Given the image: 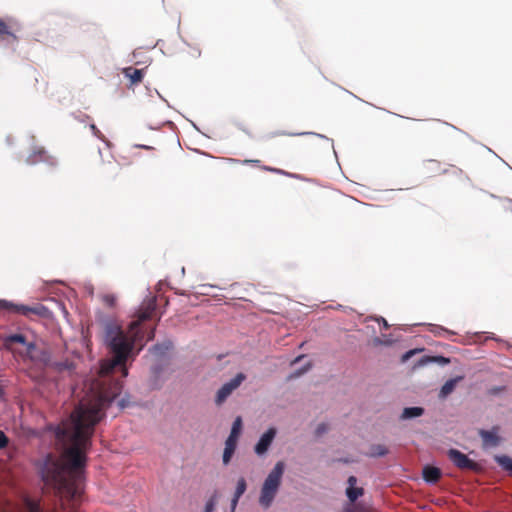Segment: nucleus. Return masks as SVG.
I'll list each match as a JSON object with an SVG mask.
<instances>
[{
	"label": "nucleus",
	"instance_id": "nucleus-1",
	"mask_svg": "<svg viewBox=\"0 0 512 512\" xmlns=\"http://www.w3.org/2000/svg\"><path fill=\"white\" fill-rule=\"evenodd\" d=\"M115 395L104 380L92 382L87 397L56 431L63 452L59 459L48 460L43 477L58 490L63 510H73L82 497L84 453L93 427L100 420V411Z\"/></svg>",
	"mask_w": 512,
	"mask_h": 512
},
{
	"label": "nucleus",
	"instance_id": "nucleus-2",
	"mask_svg": "<svg viewBox=\"0 0 512 512\" xmlns=\"http://www.w3.org/2000/svg\"><path fill=\"white\" fill-rule=\"evenodd\" d=\"M148 316V312L142 313L137 320H133L129 324L127 331L116 325L108 327L106 342L113 353V358L102 363L99 372L101 378L111 374L117 367L121 369L123 377L127 375L124 367L125 361L133 352L134 346L140 338V322Z\"/></svg>",
	"mask_w": 512,
	"mask_h": 512
},
{
	"label": "nucleus",
	"instance_id": "nucleus-3",
	"mask_svg": "<svg viewBox=\"0 0 512 512\" xmlns=\"http://www.w3.org/2000/svg\"><path fill=\"white\" fill-rule=\"evenodd\" d=\"M285 470V462L277 461L264 478L258 496V504L262 509H268L272 506L281 487Z\"/></svg>",
	"mask_w": 512,
	"mask_h": 512
},
{
	"label": "nucleus",
	"instance_id": "nucleus-4",
	"mask_svg": "<svg viewBox=\"0 0 512 512\" xmlns=\"http://www.w3.org/2000/svg\"><path fill=\"white\" fill-rule=\"evenodd\" d=\"M7 347L14 353L24 358L30 359L38 365L47 361V356L43 350L29 343L22 335H12L7 339Z\"/></svg>",
	"mask_w": 512,
	"mask_h": 512
},
{
	"label": "nucleus",
	"instance_id": "nucleus-5",
	"mask_svg": "<svg viewBox=\"0 0 512 512\" xmlns=\"http://www.w3.org/2000/svg\"><path fill=\"white\" fill-rule=\"evenodd\" d=\"M0 512H58L54 509L43 510L36 497L28 494L19 495L13 499L0 500Z\"/></svg>",
	"mask_w": 512,
	"mask_h": 512
},
{
	"label": "nucleus",
	"instance_id": "nucleus-6",
	"mask_svg": "<svg viewBox=\"0 0 512 512\" xmlns=\"http://www.w3.org/2000/svg\"><path fill=\"white\" fill-rule=\"evenodd\" d=\"M245 376L243 374H237L234 378L226 382L216 394V403L222 404L232 393L236 390L241 383L244 381Z\"/></svg>",
	"mask_w": 512,
	"mask_h": 512
},
{
	"label": "nucleus",
	"instance_id": "nucleus-7",
	"mask_svg": "<svg viewBox=\"0 0 512 512\" xmlns=\"http://www.w3.org/2000/svg\"><path fill=\"white\" fill-rule=\"evenodd\" d=\"M276 434H277V429L274 428V427H270L269 429H267L259 438L258 442L255 444L254 446V452L258 455V456H263L265 455L271 444L273 443L275 437H276Z\"/></svg>",
	"mask_w": 512,
	"mask_h": 512
},
{
	"label": "nucleus",
	"instance_id": "nucleus-8",
	"mask_svg": "<svg viewBox=\"0 0 512 512\" xmlns=\"http://www.w3.org/2000/svg\"><path fill=\"white\" fill-rule=\"evenodd\" d=\"M450 460L457 465L458 467L462 469H470V470H476L477 464L470 460L465 454L457 451V450H450L449 453Z\"/></svg>",
	"mask_w": 512,
	"mask_h": 512
},
{
	"label": "nucleus",
	"instance_id": "nucleus-9",
	"mask_svg": "<svg viewBox=\"0 0 512 512\" xmlns=\"http://www.w3.org/2000/svg\"><path fill=\"white\" fill-rule=\"evenodd\" d=\"M237 445H238L237 440H234L231 438L226 439L225 444H224L223 454H222L223 465L227 466L231 462L232 457L236 451Z\"/></svg>",
	"mask_w": 512,
	"mask_h": 512
},
{
	"label": "nucleus",
	"instance_id": "nucleus-10",
	"mask_svg": "<svg viewBox=\"0 0 512 512\" xmlns=\"http://www.w3.org/2000/svg\"><path fill=\"white\" fill-rule=\"evenodd\" d=\"M347 497L351 502H354L362 495V488L358 487L357 479L350 477L348 479V487L346 488Z\"/></svg>",
	"mask_w": 512,
	"mask_h": 512
},
{
	"label": "nucleus",
	"instance_id": "nucleus-11",
	"mask_svg": "<svg viewBox=\"0 0 512 512\" xmlns=\"http://www.w3.org/2000/svg\"><path fill=\"white\" fill-rule=\"evenodd\" d=\"M481 437L485 447H495L500 442V436L498 430L494 429L491 431H482Z\"/></svg>",
	"mask_w": 512,
	"mask_h": 512
},
{
	"label": "nucleus",
	"instance_id": "nucleus-12",
	"mask_svg": "<svg viewBox=\"0 0 512 512\" xmlns=\"http://www.w3.org/2000/svg\"><path fill=\"white\" fill-rule=\"evenodd\" d=\"M15 26L12 23H5L2 20H0V39L7 40L9 43L10 40L14 38Z\"/></svg>",
	"mask_w": 512,
	"mask_h": 512
},
{
	"label": "nucleus",
	"instance_id": "nucleus-13",
	"mask_svg": "<svg viewBox=\"0 0 512 512\" xmlns=\"http://www.w3.org/2000/svg\"><path fill=\"white\" fill-rule=\"evenodd\" d=\"M440 477V470L436 467L426 466L423 469V478L425 481L433 483L436 482Z\"/></svg>",
	"mask_w": 512,
	"mask_h": 512
},
{
	"label": "nucleus",
	"instance_id": "nucleus-14",
	"mask_svg": "<svg viewBox=\"0 0 512 512\" xmlns=\"http://www.w3.org/2000/svg\"><path fill=\"white\" fill-rule=\"evenodd\" d=\"M242 427H243L242 419H241V417H237L232 424L231 431H230L228 438L238 441L239 437L241 435V432H242Z\"/></svg>",
	"mask_w": 512,
	"mask_h": 512
},
{
	"label": "nucleus",
	"instance_id": "nucleus-15",
	"mask_svg": "<svg viewBox=\"0 0 512 512\" xmlns=\"http://www.w3.org/2000/svg\"><path fill=\"white\" fill-rule=\"evenodd\" d=\"M124 74L126 77H128L132 83H138L142 80L143 77V71L133 68H126L124 69Z\"/></svg>",
	"mask_w": 512,
	"mask_h": 512
},
{
	"label": "nucleus",
	"instance_id": "nucleus-16",
	"mask_svg": "<svg viewBox=\"0 0 512 512\" xmlns=\"http://www.w3.org/2000/svg\"><path fill=\"white\" fill-rule=\"evenodd\" d=\"M423 414V409L420 407H408L403 410L402 418L411 419L419 417Z\"/></svg>",
	"mask_w": 512,
	"mask_h": 512
},
{
	"label": "nucleus",
	"instance_id": "nucleus-17",
	"mask_svg": "<svg viewBox=\"0 0 512 512\" xmlns=\"http://www.w3.org/2000/svg\"><path fill=\"white\" fill-rule=\"evenodd\" d=\"M495 460L505 471L512 475V459L510 457L505 455L495 456Z\"/></svg>",
	"mask_w": 512,
	"mask_h": 512
},
{
	"label": "nucleus",
	"instance_id": "nucleus-18",
	"mask_svg": "<svg viewBox=\"0 0 512 512\" xmlns=\"http://www.w3.org/2000/svg\"><path fill=\"white\" fill-rule=\"evenodd\" d=\"M246 488H247L246 480L243 477L239 478L237 480V483H236V487H235V491H234V494H233V498H235V500H239L240 497L246 491Z\"/></svg>",
	"mask_w": 512,
	"mask_h": 512
},
{
	"label": "nucleus",
	"instance_id": "nucleus-19",
	"mask_svg": "<svg viewBox=\"0 0 512 512\" xmlns=\"http://www.w3.org/2000/svg\"><path fill=\"white\" fill-rule=\"evenodd\" d=\"M461 379V377H457L454 379L448 380L441 389V396L445 397L449 395L457 385L458 381Z\"/></svg>",
	"mask_w": 512,
	"mask_h": 512
},
{
	"label": "nucleus",
	"instance_id": "nucleus-20",
	"mask_svg": "<svg viewBox=\"0 0 512 512\" xmlns=\"http://www.w3.org/2000/svg\"><path fill=\"white\" fill-rule=\"evenodd\" d=\"M430 361H437V362H439L441 364H446L448 362L447 359L442 358V357H439V358L438 357H432V358H426V359L422 360L420 364L423 365V364H426L427 362H430Z\"/></svg>",
	"mask_w": 512,
	"mask_h": 512
},
{
	"label": "nucleus",
	"instance_id": "nucleus-21",
	"mask_svg": "<svg viewBox=\"0 0 512 512\" xmlns=\"http://www.w3.org/2000/svg\"><path fill=\"white\" fill-rule=\"evenodd\" d=\"M7 443V438L3 434V432L0 431V448L4 447Z\"/></svg>",
	"mask_w": 512,
	"mask_h": 512
},
{
	"label": "nucleus",
	"instance_id": "nucleus-22",
	"mask_svg": "<svg viewBox=\"0 0 512 512\" xmlns=\"http://www.w3.org/2000/svg\"><path fill=\"white\" fill-rule=\"evenodd\" d=\"M212 288L211 286H208V285H202L200 286V291L199 293L200 294H204V295H207L208 294V289Z\"/></svg>",
	"mask_w": 512,
	"mask_h": 512
},
{
	"label": "nucleus",
	"instance_id": "nucleus-23",
	"mask_svg": "<svg viewBox=\"0 0 512 512\" xmlns=\"http://www.w3.org/2000/svg\"><path fill=\"white\" fill-rule=\"evenodd\" d=\"M416 353L415 350H411L409 352H407L404 356H403V361H407L410 357H412L414 354Z\"/></svg>",
	"mask_w": 512,
	"mask_h": 512
},
{
	"label": "nucleus",
	"instance_id": "nucleus-24",
	"mask_svg": "<svg viewBox=\"0 0 512 512\" xmlns=\"http://www.w3.org/2000/svg\"><path fill=\"white\" fill-rule=\"evenodd\" d=\"M238 501L239 500H235V498H232V500H231V511L230 512H235L237 504H238Z\"/></svg>",
	"mask_w": 512,
	"mask_h": 512
},
{
	"label": "nucleus",
	"instance_id": "nucleus-25",
	"mask_svg": "<svg viewBox=\"0 0 512 512\" xmlns=\"http://www.w3.org/2000/svg\"><path fill=\"white\" fill-rule=\"evenodd\" d=\"M346 512H356V510H355V506H348V507L346 508Z\"/></svg>",
	"mask_w": 512,
	"mask_h": 512
},
{
	"label": "nucleus",
	"instance_id": "nucleus-26",
	"mask_svg": "<svg viewBox=\"0 0 512 512\" xmlns=\"http://www.w3.org/2000/svg\"><path fill=\"white\" fill-rule=\"evenodd\" d=\"M92 129L94 130L95 135L100 137V132L95 128V126H92Z\"/></svg>",
	"mask_w": 512,
	"mask_h": 512
},
{
	"label": "nucleus",
	"instance_id": "nucleus-27",
	"mask_svg": "<svg viewBox=\"0 0 512 512\" xmlns=\"http://www.w3.org/2000/svg\"><path fill=\"white\" fill-rule=\"evenodd\" d=\"M304 360H305V358H304V357H299V358H297L296 362H302V361H304Z\"/></svg>",
	"mask_w": 512,
	"mask_h": 512
},
{
	"label": "nucleus",
	"instance_id": "nucleus-28",
	"mask_svg": "<svg viewBox=\"0 0 512 512\" xmlns=\"http://www.w3.org/2000/svg\"><path fill=\"white\" fill-rule=\"evenodd\" d=\"M383 323H384L385 327H387V326H388V324H387V321H386V320H383Z\"/></svg>",
	"mask_w": 512,
	"mask_h": 512
},
{
	"label": "nucleus",
	"instance_id": "nucleus-29",
	"mask_svg": "<svg viewBox=\"0 0 512 512\" xmlns=\"http://www.w3.org/2000/svg\"><path fill=\"white\" fill-rule=\"evenodd\" d=\"M364 512H375V511H373V510H366V511H364Z\"/></svg>",
	"mask_w": 512,
	"mask_h": 512
}]
</instances>
